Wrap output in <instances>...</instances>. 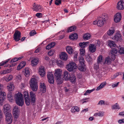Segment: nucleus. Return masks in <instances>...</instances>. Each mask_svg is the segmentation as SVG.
Wrapping results in <instances>:
<instances>
[{"mask_svg":"<svg viewBox=\"0 0 124 124\" xmlns=\"http://www.w3.org/2000/svg\"><path fill=\"white\" fill-rule=\"evenodd\" d=\"M15 99L17 105L20 106L23 105L24 102L22 94L19 92L16 94L15 95Z\"/></svg>","mask_w":124,"mask_h":124,"instance_id":"1","label":"nucleus"},{"mask_svg":"<svg viewBox=\"0 0 124 124\" xmlns=\"http://www.w3.org/2000/svg\"><path fill=\"white\" fill-rule=\"evenodd\" d=\"M30 85L31 89L33 91L35 92L37 90L38 87L37 80L35 78H33L31 79Z\"/></svg>","mask_w":124,"mask_h":124,"instance_id":"2","label":"nucleus"},{"mask_svg":"<svg viewBox=\"0 0 124 124\" xmlns=\"http://www.w3.org/2000/svg\"><path fill=\"white\" fill-rule=\"evenodd\" d=\"M61 72L60 71V69H58L56 70L54 75L57 84H61L63 82L61 78Z\"/></svg>","mask_w":124,"mask_h":124,"instance_id":"3","label":"nucleus"},{"mask_svg":"<svg viewBox=\"0 0 124 124\" xmlns=\"http://www.w3.org/2000/svg\"><path fill=\"white\" fill-rule=\"evenodd\" d=\"M115 55L114 54H111L110 56H108L105 58L104 64L108 65L111 64L112 61L115 59Z\"/></svg>","mask_w":124,"mask_h":124,"instance_id":"4","label":"nucleus"},{"mask_svg":"<svg viewBox=\"0 0 124 124\" xmlns=\"http://www.w3.org/2000/svg\"><path fill=\"white\" fill-rule=\"evenodd\" d=\"M66 67L67 70L70 72L74 71L77 68V66L76 64L74 62H71L69 63V64L66 66Z\"/></svg>","mask_w":124,"mask_h":124,"instance_id":"5","label":"nucleus"},{"mask_svg":"<svg viewBox=\"0 0 124 124\" xmlns=\"http://www.w3.org/2000/svg\"><path fill=\"white\" fill-rule=\"evenodd\" d=\"M5 116L6 122L8 124H11L12 122V117L10 112L4 113Z\"/></svg>","mask_w":124,"mask_h":124,"instance_id":"6","label":"nucleus"},{"mask_svg":"<svg viewBox=\"0 0 124 124\" xmlns=\"http://www.w3.org/2000/svg\"><path fill=\"white\" fill-rule=\"evenodd\" d=\"M14 39L16 41H18L20 40L21 38V33L18 30L16 31L13 35Z\"/></svg>","mask_w":124,"mask_h":124,"instance_id":"7","label":"nucleus"},{"mask_svg":"<svg viewBox=\"0 0 124 124\" xmlns=\"http://www.w3.org/2000/svg\"><path fill=\"white\" fill-rule=\"evenodd\" d=\"M31 104L34 105L36 101V96L35 93L32 91L30 93Z\"/></svg>","mask_w":124,"mask_h":124,"instance_id":"8","label":"nucleus"},{"mask_svg":"<svg viewBox=\"0 0 124 124\" xmlns=\"http://www.w3.org/2000/svg\"><path fill=\"white\" fill-rule=\"evenodd\" d=\"M47 76L49 82L50 84H53L54 82V78L52 72H48Z\"/></svg>","mask_w":124,"mask_h":124,"instance_id":"9","label":"nucleus"},{"mask_svg":"<svg viewBox=\"0 0 124 124\" xmlns=\"http://www.w3.org/2000/svg\"><path fill=\"white\" fill-rule=\"evenodd\" d=\"M117 8L119 10H123L124 9V0H120L117 3Z\"/></svg>","mask_w":124,"mask_h":124,"instance_id":"10","label":"nucleus"},{"mask_svg":"<svg viewBox=\"0 0 124 124\" xmlns=\"http://www.w3.org/2000/svg\"><path fill=\"white\" fill-rule=\"evenodd\" d=\"M33 9L34 11L36 12H41V11L42 8L41 6L37 4H36L35 3L33 5Z\"/></svg>","mask_w":124,"mask_h":124,"instance_id":"11","label":"nucleus"},{"mask_svg":"<svg viewBox=\"0 0 124 124\" xmlns=\"http://www.w3.org/2000/svg\"><path fill=\"white\" fill-rule=\"evenodd\" d=\"M114 20L115 22L118 23L121 20L122 17L121 14L119 13H117L115 16Z\"/></svg>","mask_w":124,"mask_h":124,"instance_id":"12","label":"nucleus"},{"mask_svg":"<svg viewBox=\"0 0 124 124\" xmlns=\"http://www.w3.org/2000/svg\"><path fill=\"white\" fill-rule=\"evenodd\" d=\"M6 96L5 93L1 91L0 93V104H2L3 101L5 99Z\"/></svg>","mask_w":124,"mask_h":124,"instance_id":"13","label":"nucleus"},{"mask_svg":"<svg viewBox=\"0 0 124 124\" xmlns=\"http://www.w3.org/2000/svg\"><path fill=\"white\" fill-rule=\"evenodd\" d=\"M10 107L11 106L9 104H5L4 106V113H6L9 112L8 111L10 109Z\"/></svg>","mask_w":124,"mask_h":124,"instance_id":"14","label":"nucleus"},{"mask_svg":"<svg viewBox=\"0 0 124 124\" xmlns=\"http://www.w3.org/2000/svg\"><path fill=\"white\" fill-rule=\"evenodd\" d=\"M39 73L40 75L42 77H43L46 74L45 72L43 66H41L39 70Z\"/></svg>","mask_w":124,"mask_h":124,"instance_id":"15","label":"nucleus"},{"mask_svg":"<svg viewBox=\"0 0 124 124\" xmlns=\"http://www.w3.org/2000/svg\"><path fill=\"white\" fill-rule=\"evenodd\" d=\"M96 45L93 44H90L89 46V51L92 53H93L96 51Z\"/></svg>","mask_w":124,"mask_h":124,"instance_id":"16","label":"nucleus"},{"mask_svg":"<svg viewBox=\"0 0 124 124\" xmlns=\"http://www.w3.org/2000/svg\"><path fill=\"white\" fill-rule=\"evenodd\" d=\"M68 56L66 53L65 52H62L60 56V58L62 60L66 61L67 59Z\"/></svg>","mask_w":124,"mask_h":124,"instance_id":"17","label":"nucleus"},{"mask_svg":"<svg viewBox=\"0 0 124 124\" xmlns=\"http://www.w3.org/2000/svg\"><path fill=\"white\" fill-rule=\"evenodd\" d=\"M104 21L102 20L101 18L98 17V19L97 23V25L101 27L103 26L104 23Z\"/></svg>","mask_w":124,"mask_h":124,"instance_id":"18","label":"nucleus"},{"mask_svg":"<svg viewBox=\"0 0 124 124\" xmlns=\"http://www.w3.org/2000/svg\"><path fill=\"white\" fill-rule=\"evenodd\" d=\"M121 36L120 34L117 33L113 38V39L115 41H117L121 39Z\"/></svg>","mask_w":124,"mask_h":124,"instance_id":"19","label":"nucleus"},{"mask_svg":"<svg viewBox=\"0 0 124 124\" xmlns=\"http://www.w3.org/2000/svg\"><path fill=\"white\" fill-rule=\"evenodd\" d=\"M15 88L14 86L12 83H9L8 85L7 86V88L9 91H13Z\"/></svg>","mask_w":124,"mask_h":124,"instance_id":"20","label":"nucleus"},{"mask_svg":"<svg viewBox=\"0 0 124 124\" xmlns=\"http://www.w3.org/2000/svg\"><path fill=\"white\" fill-rule=\"evenodd\" d=\"M70 80L72 83H75L76 80V78L75 75L73 74H71V75L68 79V80Z\"/></svg>","mask_w":124,"mask_h":124,"instance_id":"21","label":"nucleus"},{"mask_svg":"<svg viewBox=\"0 0 124 124\" xmlns=\"http://www.w3.org/2000/svg\"><path fill=\"white\" fill-rule=\"evenodd\" d=\"M40 90L43 93H45L46 91V88L45 84L43 83H41L40 84Z\"/></svg>","mask_w":124,"mask_h":124,"instance_id":"22","label":"nucleus"},{"mask_svg":"<svg viewBox=\"0 0 124 124\" xmlns=\"http://www.w3.org/2000/svg\"><path fill=\"white\" fill-rule=\"evenodd\" d=\"M86 67L85 64L82 65H79L78 69L81 71H85V70Z\"/></svg>","mask_w":124,"mask_h":124,"instance_id":"23","label":"nucleus"},{"mask_svg":"<svg viewBox=\"0 0 124 124\" xmlns=\"http://www.w3.org/2000/svg\"><path fill=\"white\" fill-rule=\"evenodd\" d=\"M78 38V34L76 33L72 34L69 36V38L71 40L76 39Z\"/></svg>","mask_w":124,"mask_h":124,"instance_id":"24","label":"nucleus"},{"mask_svg":"<svg viewBox=\"0 0 124 124\" xmlns=\"http://www.w3.org/2000/svg\"><path fill=\"white\" fill-rule=\"evenodd\" d=\"M89 42H81L79 43V46L82 48H84L88 45Z\"/></svg>","mask_w":124,"mask_h":124,"instance_id":"25","label":"nucleus"},{"mask_svg":"<svg viewBox=\"0 0 124 124\" xmlns=\"http://www.w3.org/2000/svg\"><path fill=\"white\" fill-rule=\"evenodd\" d=\"M71 74H70L67 71H65L64 73L63 77L66 81L68 80V79L69 78Z\"/></svg>","mask_w":124,"mask_h":124,"instance_id":"26","label":"nucleus"},{"mask_svg":"<svg viewBox=\"0 0 124 124\" xmlns=\"http://www.w3.org/2000/svg\"><path fill=\"white\" fill-rule=\"evenodd\" d=\"M39 60L38 58H36L31 60V65L32 66H35L36 65L38 64Z\"/></svg>","mask_w":124,"mask_h":124,"instance_id":"27","label":"nucleus"},{"mask_svg":"<svg viewBox=\"0 0 124 124\" xmlns=\"http://www.w3.org/2000/svg\"><path fill=\"white\" fill-rule=\"evenodd\" d=\"M26 62L25 61L21 62L17 67V70H20L22 68L24 67L26 65Z\"/></svg>","mask_w":124,"mask_h":124,"instance_id":"28","label":"nucleus"},{"mask_svg":"<svg viewBox=\"0 0 124 124\" xmlns=\"http://www.w3.org/2000/svg\"><path fill=\"white\" fill-rule=\"evenodd\" d=\"M115 31V30L114 28V27H112L110 28L107 31V34L109 36H111L114 33Z\"/></svg>","mask_w":124,"mask_h":124,"instance_id":"29","label":"nucleus"},{"mask_svg":"<svg viewBox=\"0 0 124 124\" xmlns=\"http://www.w3.org/2000/svg\"><path fill=\"white\" fill-rule=\"evenodd\" d=\"M67 51L69 54H72L73 52V50L71 46H67L66 48Z\"/></svg>","mask_w":124,"mask_h":124,"instance_id":"30","label":"nucleus"},{"mask_svg":"<svg viewBox=\"0 0 124 124\" xmlns=\"http://www.w3.org/2000/svg\"><path fill=\"white\" fill-rule=\"evenodd\" d=\"M108 46L111 48L115 47L116 45L115 42L111 40L109 41L108 42Z\"/></svg>","mask_w":124,"mask_h":124,"instance_id":"31","label":"nucleus"},{"mask_svg":"<svg viewBox=\"0 0 124 124\" xmlns=\"http://www.w3.org/2000/svg\"><path fill=\"white\" fill-rule=\"evenodd\" d=\"M55 43L53 42L49 44L46 47V49L49 50L51 48L54 47L55 45Z\"/></svg>","mask_w":124,"mask_h":124,"instance_id":"32","label":"nucleus"},{"mask_svg":"<svg viewBox=\"0 0 124 124\" xmlns=\"http://www.w3.org/2000/svg\"><path fill=\"white\" fill-rule=\"evenodd\" d=\"M71 111L73 113L75 112H78L79 110V108L77 106H75L72 107L71 109Z\"/></svg>","mask_w":124,"mask_h":124,"instance_id":"33","label":"nucleus"},{"mask_svg":"<svg viewBox=\"0 0 124 124\" xmlns=\"http://www.w3.org/2000/svg\"><path fill=\"white\" fill-rule=\"evenodd\" d=\"M76 27L75 26H72L69 27L67 31V32H69L74 31L76 29Z\"/></svg>","mask_w":124,"mask_h":124,"instance_id":"34","label":"nucleus"},{"mask_svg":"<svg viewBox=\"0 0 124 124\" xmlns=\"http://www.w3.org/2000/svg\"><path fill=\"white\" fill-rule=\"evenodd\" d=\"M91 36V35L89 34L86 33L84 35L83 37L84 40H86L90 39Z\"/></svg>","mask_w":124,"mask_h":124,"instance_id":"35","label":"nucleus"},{"mask_svg":"<svg viewBox=\"0 0 124 124\" xmlns=\"http://www.w3.org/2000/svg\"><path fill=\"white\" fill-rule=\"evenodd\" d=\"M30 74L29 69L28 68H26L25 69V75L26 77H28Z\"/></svg>","mask_w":124,"mask_h":124,"instance_id":"36","label":"nucleus"},{"mask_svg":"<svg viewBox=\"0 0 124 124\" xmlns=\"http://www.w3.org/2000/svg\"><path fill=\"white\" fill-rule=\"evenodd\" d=\"M100 18H101L102 20H103L104 21H105L106 20L107 18L108 15L107 14L104 13L101 16V17H99Z\"/></svg>","mask_w":124,"mask_h":124,"instance_id":"37","label":"nucleus"},{"mask_svg":"<svg viewBox=\"0 0 124 124\" xmlns=\"http://www.w3.org/2000/svg\"><path fill=\"white\" fill-rule=\"evenodd\" d=\"M111 107L112 109H119L120 108L119 105L117 103H116L114 105H112Z\"/></svg>","mask_w":124,"mask_h":124,"instance_id":"38","label":"nucleus"},{"mask_svg":"<svg viewBox=\"0 0 124 124\" xmlns=\"http://www.w3.org/2000/svg\"><path fill=\"white\" fill-rule=\"evenodd\" d=\"M22 58V56L18 58H15L12 59L10 62V63H12L13 62H15L21 59Z\"/></svg>","mask_w":124,"mask_h":124,"instance_id":"39","label":"nucleus"},{"mask_svg":"<svg viewBox=\"0 0 124 124\" xmlns=\"http://www.w3.org/2000/svg\"><path fill=\"white\" fill-rule=\"evenodd\" d=\"M25 102L26 105L29 106L31 103L30 99L29 97L25 99Z\"/></svg>","mask_w":124,"mask_h":124,"instance_id":"40","label":"nucleus"},{"mask_svg":"<svg viewBox=\"0 0 124 124\" xmlns=\"http://www.w3.org/2000/svg\"><path fill=\"white\" fill-rule=\"evenodd\" d=\"M85 59L88 62H91L92 61V57L88 55H85Z\"/></svg>","mask_w":124,"mask_h":124,"instance_id":"41","label":"nucleus"},{"mask_svg":"<svg viewBox=\"0 0 124 124\" xmlns=\"http://www.w3.org/2000/svg\"><path fill=\"white\" fill-rule=\"evenodd\" d=\"M102 56L101 55H100L98 57L97 59V62L98 63H100L102 62Z\"/></svg>","mask_w":124,"mask_h":124,"instance_id":"42","label":"nucleus"},{"mask_svg":"<svg viewBox=\"0 0 124 124\" xmlns=\"http://www.w3.org/2000/svg\"><path fill=\"white\" fill-rule=\"evenodd\" d=\"M78 60L80 64L82 65L85 64L84 59L83 57H80Z\"/></svg>","mask_w":124,"mask_h":124,"instance_id":"43","label":"nucleus"},{"mask_svg":"<svg viewBox=\"0 0 124 124\" xmlns=\"http://www.w3.org/2000/svg\"><path fill=\"white\" fill-rule=\"evenodd\" d=\"M119 53L121 55L124 54V48L123 47H120Z\"/></svg>","mask_w":124,"mask_h":124,"instance_id":"44","label":"nucleus"},{"mask_svg":"<svg viewBox=\"0 0 124 124\" xmlns=\"http://www.w3.org/2000/svg\"><path fill=\"white\" fill-rule=\"evenodd\" d=\"M57 65L60 67H62L63 66V62L61 60L57 61Z\"/></svg>","mask_w":124,"mask_h":124,"instance_id":"45","label":"nucleus"},{"mask_svg":"<svg viewBox=\"0 0 124 124\" xmlns=\"http://www.w3.org/2000/svg\"><path fill=\"white\" fill-rule=\"evenodd\" d=\"M80 54L81 55L84 56L85 54V48L80 49Z\"/></svg>","mask_w":124,"mask_h":124,"instance_id":"46","label":"nucleus"},{"mask_svg":"<svg viewBox=\"0 0 124 124\" xmlns=\"http://www.w3.org/2000/svg\"><path fill=\"white\" fill-rule=\"evenodd\" d=\"M10 69V70L8 69L7 70H3L1 71L0 73L1 74H5L10 72L11 71Z\"/></svg>","mask_w":124,"mask_h":124,"instance_id":"47","label":"nucleus"},{"mask_svg":"<svg viewBox=\"0 0 124 124\" xmlns=\"http://www.w3.org/2000/svg\"><path fill=\"white\" fill-rule=\"evenodd\" d=\"M112 52L111 54H114L115 55V54L117 53V49L116 48V47L115 46L114 47L112 48Z\"/></svg>","mask_w":124,"mask_h":124,"instance_id":"48","label":"nucleus"},{"mask_svg":"<svg viewBox=\"0 0 124 124\" xmlns=\"http://www.w3.org/2000/svg\"><path fill=\"white\" fill-rule=\"evenodd\" d=\"M103 113L102 112L96 113L94 114V116H103Z\"/></svg>","mask_w":124,"mask_h":124,"instance_id":"49","label":"nucleus"},{"mask_svg":"<svg viewBox=\"0 0 124 124\" xmlns=\"http://www.w3.org/2000/svg\"><path fill=\"white\" fill-rule=\"evenodd\" d=\"M10 60L9 59H8L5 61H2L0 63V66H2L5 65Z\"/></svg>","mask_w":124,"mask_h":124,"instance_id":"50","label":"nucleus"},{"mask_svg":"<svg viewBox=\"0 0 124 124\" xmlns=\"http://www.w3.org/2000/svg\"><path fill=\"white\" fill-rule=\"evenodd\" d=\"M24 97L25 98H29V96L28 93L27 92H25L23 93Z\"/></svg>","mask_w":124,"mask_h":124,"instance_id":"51","label":"nucleus"},{"mask_svg":"<svg viewBox=\"0 0 124 124\" xmlns=\"http://www.w3.org/2000/svg\"><path fill=\"white\" fill-rule=\"evenodd\" d=\"M13 78V76L12 75H9L8 77H7L6 78V80L7 81H8L11 80Z\"/></svg>","mask_w":124,"mask_h":124,"instance_id":"52","label":"nucleus"},{"mask_svg":"<svg viewBox=\"0 0 124 124\" xmlns=\"http://www.w3.org/2000/svg\"><path fill=\"white\" fill-rule=\"evenodd\" d=\"M13 113H18L19 110L17 107H15L13 109Z\"/></svg>","mask_w":124,"mask_h":124,"instance_id":"53","label":"nucleus"},{"mask_svg":"<svg viewBox=\"0 0 124 124\" xmlns=\"http://www.w3.org/2000/svg\"><path fill=\"white\" fill-rule=\"evenodd\" d=\"M54 52L55 51L54 50H51L48 53V55L49 56H52Z\"/></svg>","mask_w":124,"mask_h":124,"instance_id":"54","label":"nucleus"},{"mask_svg":"<svg viewBox=\"0 0 124 124\" xmlns=\"http://www.w3.org/2000/svg\"><path fill=\"white\" fill-rule=\"evenodd\" d=\"M106 104V103H105V101L103 100H101L99 101L98 103L97 104L98 105H104Z\"/></svg>","mask_w":124,"mask_h":124,"instance_id":"55","label":"nucleus"},{"mask_svg":"<svg viewBox=\"0 0 124 124\" xmlns=\"http://www.w3.org/2000/svg\"><path fill=\"white\" fill-rule=\"evenodd\" d=\"M121 75V72H118L116 73H115L113 76V77H112L113 78H112V79L115 78H116L119 75Z\"/></svg>","mask_w":124,"mask_h":124,"instance_id":"56","label":"nucleus"},{"mask_svg":"<svg viewBox=\"0 0 124 124\" xmlns=\"http://www.w3.org/2000/svg\"><path fill=\"white\" fill-rule=\"evenodd\" d=\"M61 3V0H56L55 1V4L57 5H59Z\"/></svg>","mask_w":124,"mask_h":124,"instance_id":"57","label":"nucleus"},{"mask_svg":"<svg viewBox=\"0 0 124 124\" xmlns=\"http://www.w3.org/2000/svg\"><path fill=\"white\" fill-rule=\"evenodd\" d=\"M36 16L38 18H41L42 16V14L41 13H37L36 14Z\"/></svg>","mask_w":124,"mask_h":124,"instance_id":"58","label":"nucleus"},{"mask_svg":"<svg viewBox=\"0 0 124 124\" xmlns=\"http://www.w3.org/2000/svg\"><path fill=\"white\" fill-rule=\"evenodd\" d=\"M15 119H17L19 117V114L18 113H13Z\"/></svg>","mask_w":124,"mask_h":124,"instance_id":"59","label":"nucleus"},{"mask_svg":"<svg viewBox=\"0 0 124 124\" xmlns=\"http://www.w3.org/2000/svg\"><path fill=\"white\" fill-rule=\"evenodd\" d=\"M36 34V32L35 31H31L30 33V36H33Z\"/></svg>","mask_w":124,"mask_h":124,"instance_id":"60","label":"nucleus"},{"mask_svg":"<svg viewBox=\"0 0 124 124\" xmlns=\"http://www.w3.org/2000/svg\"><path fill=\"white\" fill-rule=\"evenodd\" d=\"M119 84V82H118L117 83L113 84L112 85V86L113 88L116 87Z\"/></svg>","mask_w":124,"mask_h":124,"instance_id":"61","label":"nucleus"},{"mask_svg":"<svg viewBox=\"0 0 124 124\" xmlns=\"http://www.w3.org/2000/svg\"><path fill=\"white\" fill-rule=\"evenodd\" d=\"M99 63L96 64H94V69L96 70L98 69L99 68Z\"/></svg>","mask_w":124,"mask_h":124,"instance_id":"62","label":"nucleus"},{"mask_svg":"<svg viewBox=\"0 0 124 124\" xmlns=\"http://www.w3.org/2000/svg\"><path fill=\"white\" fill-rule=\"evenodd\" d=\"M96 46L99 47L100 45V41L99 40H98L97 41V42H96Z\"/></svg>","mask_w":124,"mask_h":124,"instance_id":"63","label":"nucleus"},{"mask_svg":"<svg viewBox=\"0 0 124 124\" xmlns=\"http://www.w3.org/2000/svg\"><path fill=\"white\" fill-rule=\"evenodd\" d=\"M106 82H103L102 83H101L100 85H101V86H102V88H103L106 85Z\"/></svg>","mask_w":124,"mask_h":124,"instance_id":"64","label":"nucleus"}]
</instances>
